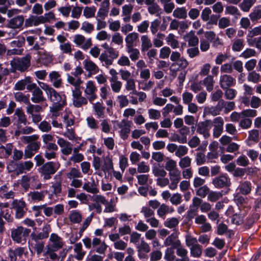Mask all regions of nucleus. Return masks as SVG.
Here are the masks:
<instances>
[{"label":"nucleus","mask_w":261,"mask_h":261,"mask_svg":"<svg viewBox=\"0 0 261 261\" xmlns=\"http://www.w3.org/2000/svg\"><path fill=\"white\" fill-rule=\"evenodd\" d=\"M64 245L63 239L57 233H51L49 238L47 245L45 247L44 255L52 260L59 258L57 252L62 249Z\"/></svg>","instance_id":"nucleus-1"},{"label":"nucleus","mask_w":261,"mask_h":261,"mask_svg":"<svg viewBox=\"0 0 261 261\" xmlns=\"http://www.w3.org/2000/svg\"><path fill=\"white\" fill-rule=\"evenodd\" d=\"M92 165L95 171V173L99 176H102L103 174H110L113 170V161L109 155L102 159L98 156L94 157Z\"/></svg>","instance_id":"nucleus-2"},{"label":"nucleus","mask_w":261,"mask_h":261,"mask_svg":"<svg viewBox=\"0 0 261 261\" xmlns=\"http://www.w3.org/2000/svg\"><path fill=\"white\" fill-rule=\"evenodd\" d=\"M38 84L40 87L45 92L47 97L51 102L55 103V105L65 106L66 105V98L65 95H61L53 88L46 83L38 82Z\"/></svg>","instance_id":"nucleus-3"},{"label":"nucleus","mask_w":261,"mask_h":261,"mask_svg":"<svg viewBox=\"0 0 261 261\" xmlns=\"http://www.w3.org/2000/svg\"><path fill=\"white\" fill-rule=\"evenodd\" d=\"M31 56L27 54L25 56L14 59L11 61V65L12 68L15 70L21 72L24 71L28 69L31 65Z\"/></svg>","instance_id":"nucleus-4"},{"label":"nucleus","mask_w":261,"mask_h":261,"mask_svg":"<svg viewBox=\"0 0 261 261\" xmlns=\"http://www.w3.org/2000/svg\"><path fill=\"white\" fill-rule=\"evenodd\" d=\"M30 232V229L19 226L12 231L11 237L14 242L23 244L26 241L25 238L29 236Z\"/></svg>","instance_id":"nucleus-5"},{"label":"nucleus","mask_w":261,"mask_h":261,"mask_svg":"<svg viewBox=\"0 0 261 261\" xmlns=\"http://www.w3.org/2000/svg\"><path fill=\"white\" fill-rule=\"evenodd\" d=\"M97 87L94 81L90 80L85 83L84 88V94L91 103L97 98Z\"/></svg>","instance_id":"nucleus-6"},{"label":"nucleus","mask_w":261,"mask_h":261,"mask_svg":"<svg viewBox=\"0 0 261 261\" xmlns=\"http://www.w3.org/2000/svg\"><path fill=\"white\" fill-rule=\"evenodd\" d=\"M59 164L48 162L43 165L39 169V172L44 175V178L48 179L50 175L54 174L59 167Z\"/></svg>","instance_id":"nucleus-7"},{"label":"nucleus","mask_w":261,"mask_h":261,"mask_svg":"<svg viewBox=\"0 0 261 261\" xmlns=\"http://www.w3.org/2000/svg\"><path fill=\"white\" fill-rule=\"evenodd\" d=\"M13 208L15 210V217L17 219L22 218L26 211L27 204L25 201L22 199H14L12 203Z\"/></svg>","instance_id":"nucleus-8"},{"label":"nucleus","mask_w":261,"mask_h":261,"mask_svg":"<svg viewBox=\"0 0 261 261\" xmlns=\"http://www.w3.org/2000/svg\"><path fill=\"white\" fill-rule=\"evenodd\" d=\"M92 218V214L87 217L84 221L82 225V226L80 228L78 234H72L70 236V237H69V241L70 244H74L81 238V237L83 236L84 231L88 228V227L90 224Z\"/></svg>","instance_id":"nucleus-9"},{"label":"nucleus","mask_w":261,"mask_h":261,"mask_svg":"<svg viewBox=\"0 0 261 261\" xmlns=\"http://www.w3.org/2000/svg\"><path fill=\"white\" fill-rule=\"evenodd\" d=\"M82 93L81 89L72 90V103L75 107L80 108L88 103V99L86 96H82Z\"/></svg>","instance_id":"nucleus-10"},{"label":"nucleus","mask_w":261,"mask_h":261,"mask_svg":"<svg viewBox=\"0 0 261 261\" xmlns=\"http://www.w3.org/2000/svg\"><path fill=\"white\" fill-rule=\"evenodd\" d=\"M212 184L215 188L220 189L229 187L231 185V182L227 175L222 174L214 178Z\"/></svg>","instance_id":"nucleus-11"},{"label":"nucleus","mask_w":261,"mask_h":261,"mask_svg":"<svg viewBox=\"0 0 261 261\" xmlns=\"http://www.w3.org/2000/svg\"><path fill=\"white\" fill-rule=\"evenodd\" d=\"M73 42L77 45L81 46L84 49H87L92 46L91 39H86L85 37L81 34L75 35L73 37Z\"/></svg>","instance_id":"nucleus-12"},{"label":"nucleus","mask_w":261,"mask_h":261,"mask_svg":"<svg viewBox=\"0 0 261 261\" xmlns=\"http://www.w3.org/2000/svg\"><path fill=\"white\" fill-rule=\"evenodd\" d=\"M219 84L222 89H227L235 85L236 79L229 74H222L220 76Z\"/></svg>","instance_id":"nucleus-13"},{"label":"nucleus","mask_w":261,"mask_h":261,"mask_svg":"<svg viewBox=\"0 0 261 261\" xmlns=\"http://www.w3.org/2000/svg\"><path fill=\"white\" fill-rule=\"evenodd\" d=\"M131 123V121L123 119L118 124V126L120 129V135L122 139H127L130 133Z\"/></svg>","instance_id":"nucleus-14"},{"label":"nucleus","mask_w":261,"mask_h":261,"mask_svg":"<svg viewBox=\"0 0 261 261\" xmlns=\"http://www.w3.org/2000/svg\"><path fill=\"white\" fill-rule=\"evenodd\" d=\"M213 136L217 138L223 132L224 125L223 119L221 117H217L213 120Z\"/></svg>","instance_id":"nucleus-15"},{"label":"nucleus","mask_w":261,"mask_h":261,"mask_svg":"<svg viewBox=\"0 0 261 261\" xmlns=\"http://www.w3.org/2000/svg\"><path fill=\"white\" fill-rule=\"evenodd\" d=\"M40 143L39 142H35L29 143L26 147L24 152V159L31 158L40 148Z\"/></svg>","instance_id":"nucleus-16"},{"label":"nucleus","mask_w":261,"mask_h":261,"mask_svg":"<svg viewBox=\"0 0 261 261\" xmlns=\"http://www.w3.org/2000/svg\"><path fill=\"white\" fill-rule=\"evenodd\" d=\"M57 143L61 147V152L66 155L70 154L72 151V145L62 138H59Z\"/></svg>","instance_id":"nucleus-17"},{"label":"nucleus","mask_w":261,"mask_h":261,"mask_svg":"<svg viewBox=\"0 0 261 261\" xmlns=\"http://www.w3.org/2000/svg\"><path fill=\"white\" fill-rule=\"evenodd\" d=\"M211 123L210 120H206L199 123L197 128V133L202 135L205 138H208L210 136Z\"/></svg>","instance_id":"nucleus-18"},{"label":"nucleus","mask_w":261,"mask_h":261,"mask_svg":"<svg viewBox=\"0 0 261 261\" xmlns=\"http://www.w3.org/2000/svg\"><path fill=\"white\" fill-rule=\"evenodd\" d=\"M204 36L207 40L212 43L214 47H218L219 45H222L223 44L222 40L214 31H206L204 33Z\"/></svg>","instance_id":"nucleus-19"},{"label":"nucleus","mask_w":261,"mask_h":261,"mask_svg":"<svg viewBox=\"0 0 261 261\" xmlns=\"http://www.w3.org/2000/svg\"><path fill=\"white\" fill-rule=\"evenodd\" d=\"M25 23L23 15H18L16 17L11 18L8 23V28L14 29H22L23 25Z\"/></svg>","instance_id":"nucleus-20"},{"label":"nucleus","mask_w":261,"mask_h":261,"mask_svg":"<svg viewBox=\"0 0 261 261\" xmlns=\"http://www.w3.org/2000/svg\"><path fill=\"white\" fill-rule=\"evenodd\" d=\"M225 101L223 100H220L215 107H206L204 108V112L207 114H211L213 116L218 115L224 108Z\"/></svg>","instance_id":"nucleus-21"},{"label":"nucleus","mask_w":261,"mask_h":261,"mask_svg":"<svg viewBox=\"0 0 261 261\" xmlns=\"http://www.w3.org/2000/svg\"><path fill=\"white\" fill-rule=\"evenodd\" d=\"M178 232L177 231L172 233L164 241V245L166 246H171V247H177L181 245L180 241L177 239Z\"/></svg>","instance_id":"nucleus-22"},{"label":"nucleus","mask_w":261,"mask_h":261,"mask_svg":"<svg viewBox=\"0 0 261 261\" xmlns=\"http://www.w3.org/2000/svg\"><path fill=\"white\" fill-rule=\"evenodd\" d=\"M92 247L95 249L96 252L99 254H105L108 246L104 241L96 237L92 239Z\"/></svg>","instance_id":"nucleus-23"},{"label":"nucleus","mask_w":261,"mask_h":261,"mask_svg":"<svg viewBox=\"0 0 261 261\" xmlns=\"http://www.w3.org/2000/svg\"><path fill=\"white\" fill-rule=\"evenodd\" d=\"M49 81L53 87L56 88H60L62 84L61 75L58 71H53L48 75Z\"/></svg>","instance_id":"nucleus-24"},{"label":"nucleus","mask_w":261,"mask_h":261,"mask_svg":"<svg viewBox=\"0 0 261 261\" xmlns=\"http://www.w3.org/2000/svg\"><path fill=\"white\" fill-rule=\"evenodd\" d=\"M139 35L137 32H133L127 34L125 37L126 48L136 46L139 40Z\"/></svg>","instance_id":"nucleus-25"},{"label":"nucleus","mask_w":261,"mask_h":261,"mask_svg":"<svg viewBox=\"0 0 261 261\" xmlns=\"http://www.w3.org/2000/svg\"><path fill=\"white\" fill-rule=\"evenodd\" d=\"M90 180L91 181H87L84 184L83 189L88 193L96 194L99 192L97 188L98 182L96 181L93 177H91Z\"/></svg>","instance_id":"nucleus-26"},{"label":"nucleus","mask_w":261,"mask_h":261,"mask_svg":"<svg viewBox=\"0 0 261 261\" xmlns=\"http://www.w3.org/2000/svg\"><path fill=\"white\" fill-rule=\"evenodd\" d=\"M47 191H32L27 194L29 201L31 202H39L43 200Z\"/></svg>","instance_id":"nucleus-27"},{"label":"nucleus","mask_w":261,"mask_h":261,"mask_svg":"<svg viewBox=\"0 0 261 261\" xmlns=\"http://www.w3.org/2000/svg\"><path fill=\"white\" fill-rule=\"evenodd\" d=\"M43 24L41 15H30L25 20V27H31L33 26L37 27Z\"/></svg>","instance_id":"nucleus-28"},{"label":"nucleus","mask_w":261,"mask_h":261,"mask_svg":"<svg viewBox=\"0 0 261 261\" xmlns=\"http://www.w3.org/2000/svg\"><path fill=\"white\" fill-rule=\"evenodd\" d=\"M184 39L188 43L189 46H196L199 42V39L193 31H191L185 35Z\"/></svg>","instance_id":"nucleus-29"},{"label":"nucleus","mask_w":261,"mask_h":261,"mask_svg":"<svg viewBox=\"0 0 261 261\" xmlns=\"http://www.w3.org/2000/svg\"><path fill=\"white\" fill-rule=\"evenodd\" d=\"M39 56V61L45 65H47L52 62V56L45 50H40L38 52Z\"/></svg>","instance_id":"nucleus-30"},{"label":"nucleus","mask_w":261,"mask_h":261,"mask_svg":"<svg viewBox=\"0 0 261 261\" xmlns=\"http://www.w3.org/2000/svg\"><path fill=\"white\" fill-rule=\"evenodd\" d=\"M15 196V192L9 190V187L7 185H3L0 187V197L7 199H13Z\"/></svg>","instance_id":"nucleus-31"},{"label":"nucleus","mask_w":261,"mask_h":261,"mask_svg":"<svg viewBox=\"0 0 261 261\" xmlns=\"http://www.w3.org/2000/svg\"><path fill=\"white\" fill-rule=\"evenodd\" d=\"M73 251L75 254L74 257L77 260H82L86 253V252L84 250L83 245L80 242L74 244Z\"/></svg>","instance_id":"nucleus-32"},{"label":"nucleus","mask_w":261,"mask_h":261,"mask_svg":"<svg viewBox=\"0 0 261 261\" xmlns=\"http://www.w3.org/2000/svg\"><path fill=\"white\" fill-rule=\"evenodd\" d=\"M31 100L34 103H39L45 100L43 92L40 88L32 91Z\"/></svg>","instance_id":"nucleus-33"},{"label":"nucleus","mask_w":261,"mask_h":261,"mask_svg":"<svg viewBox=\"0 0 261 261\" xmlns=\"http://www.w3.org/2000/svg\"><path fill=\"white\" fill-rule=\"evenodd\" d=\"M173 211V207H170L165 204H162L160 205L157 211V214L160 218L165 219L166 214L172 213Z\"/></svg>","instance_id":"nucleus-34"},{"label":"nucleus","mask_w":261,"mask_h":261,"mask_svg":"<svg viewBox=\"0 0 261 261\" xmlns=\"http://www.w3.org/2000/svg\"><path fill=\"white\" fill-rule=\"evenodd\" d=\"M253 186L251 182L245 181L240 183L239 189L240 193L243 195H248L252 191Z\"/></svg>","instance_id":"nucleus-35"},{"label":"nucleus","mask_w":261,"mask_h":261,"mask_svg":"<svg viewBox=\"0 0 261 261\" xmlns=\"http://www.w3.org/2000/svg\"><path fill=\"white\" fill-rule=\"evenodd\" d=\"M69 219L72 224H80L82 220V216L78 210H73L70 212Z\"/></svg>","instance_id":"nucleus-36"},{"label":"nucleus","mask_w":261,"mask_h":261,"mask_svg":"<svg viewBox=\"0 0 261 261\" xmlns=\"http://www.w3.org/2000/svg\"><path fill=\"white\" fill-rule=\"evenodd\" d=\"M67 82L68 83L74 86L73 90L81 89V85L83 83V81L80 77H76L74 76H71L68 74L67 75Z\"/></svg>","instance_id":"nucleus-37"},{"label":"nucleus","mask_w":261,"mask_h":261,"mask_svg":"<svg viewBox=\"0 0 261 261\" xmlns=\"http://www.w3.org/2000/svg\"><path fill=\"white\" fill-rule=\"evenodd\" d=\"M138 88L143 91H149L154 86V82L152 81L140 80L138 82Z\"/></svg>","instance_id":"nucleus-38"},{"label":"nucleus","mask_w":261,"mask_h":261,"mask_svg":"<svg viewBox=\"0 0 261 261\" xmlns=\"http://www.w3.org/2000/svg\"><path fill=\"white\" fill-rule=\"evenodd\" d=\"M225 14L233 16L236 18L240 17L241 13L238 8L234 6L229 5L225 7Z\"/></svg>","instance_id":"nucleus-39"},{"label":"nucleus","mask_w":261,"mask_h":261,"mask_svg":"<svg viewBox=\"0 0 261 261\" xmlns=\"http://www.w3.org/2000/svg\"><path fill=\"white\" fill-rule=\"evenodd\" d=\"M63 118V122L66 124V127L71 126L74 124V116L70 111L66 109Z\"/></svg>","instance_id":"nucleus-40"},{"label":"nucleus","mask_w":261,"mask_h":261,"mask_svg":"<svg viewBox=\"0 0 261 261\" xmlns=\"http://www.w3.org/2000/svg\"><path fill=\"white\" fill-rule=\"evenodd\" d=\"M13 146L12 143H7L6 145H0V154L5 158H8L12 153Z\"/></svg>","instance_id":"nucleus-41"},{"label":"nucleus","mask_w":261,"mask_h":261,"mask_svg":"<svg viewBox=\"0 0 261 261\" xmlns=\"http://www.w3.org/2000/svg\"><path fill=\"white\" fill-rule=\"evenodd\" d=\"M84 65L85 69L88 72L96 73L99 70L98 66L92 61L85 60Z\"/></svg>","instance_id":"nucleus-42"},{"label":"nucleus","mask_w":261,"mask_h":261,"mask_svg":"<svg viewBox=\"0 0 261 261\" xmlns=\"http://www.w3.org/2000/svg\"><path fill=\"white\" fill-rule=\"evenodd\" d=\"M31 77L27 76L24 79L18 81L14 85V89L15 90L22 91L25 89L27 85L30 83Z\"/></svg>","instance_id":"nucleus-43"},{"label":"nucleus","mask_w":261,"mask_h":261,"mask_svg":"<svg viewBox=\"0 0 261 261\" xmlns=\"http://www.w3.org/2000/svg\"><path fill=\"white\" fill-rule=\"evenodd\" d=\"M249 17L252 22H258L261 18V8L259 7H254Z\"/></svg>","instance_id":"nucleus-44"},{"label":"nucleus","mask_w":261,"mask_h":261,"mask_svg":"<svg viewBox=\"0 0 261 261\" xmlns=\"http://www.w3.org/2000/svg\"><path fill=\"white\" fill-rule=\"evenodd\" d=\"M29 94L25 95L21 92H17L14 93V98L16 101L28 105L30 102Z\"/></svg>","instance_id":"nucleus-45"},{"label":"nucleus","mask_w":261,"mask_h":261,"mask_svg":"<svg viewBox=\"0 0 261 261\" xmlns=\"http://www.w3.org/2000/svg\"><path fill=\"white\" fill-rule=\"evenodd\" d=\"M255 3V0H243L239 5V7L242 11L248 12Z\"/></svg>","instance_id":"nucleus-46"},{"label":"nucleus","mask_w":261,"mask_h":261,"mask_svg":"<svg viewBox=\"0 0 261 261\" xmlns=\"http://www.w3.org/2000/svg\"><path fill=\"white\" fill-rule=\"evenodd\" d=\"M141 49L142 51H147L152 47L151 40L147 35H143L141 37Z\"/></svg>","instance_id":"nucleus-47"},{"label":"nucleus","mask_w":261,"mask_h":261,"mask_svg":"<svg viewBox=\"0 0 261 261\" xmlns=\"http://www.w3.org/2000/svg\"><path fill=\"white\" fill-rule=\"evenodd\" d=\"M33 167V163L30 161L19 163V169H18L19 174L30 171Z\"/></svg>","instance_id":"nucleus-48"},{"label":"nucleus","mask_w":261,"mask_h":261,"mask_svg":"<svg viewBox=\"0 0 261 261\" xmlns=\"http://www.w3.org/2000/svg\"><path fill=\"white\" fill-rule=\"evenodd\" d=\"M99 59L102 63V65L107 67L112 65L113 61L109 56L106 51H103L99 56Z\"/></svg>","instance_id":"nucleus-49"},{"label":"nucleus","mask_w":261,"mask_h":261,"mask_svg":"<svg viewBox=\"0 0 261 261\" xmlns=\"http://www.w3.org/2000/svg\"><path fill=\"white\" fill-rule=\"evenodd\" d=\"M203 84L206 87L207 91L211 92L214 88V80L213 76L212 75H208L203 80Z\"/></svg>","instance_id":"nucleus-50"},{"label":"nucleus","mask_w":261,"mask_h":261,"mask_svg":"<svg viewBox=\"0 0 261 261\" xmlns=\"http://www.w3.org/2000/svg\"><path fill=\"white\" fill-rule=\"evenodd\" d=\"M167 44L173 49L177 48L179 47V42L175 38L174 34L170 33L166 38Z\"/></svg>","instance_id":"nucleus-51"},{"label":"nucleus","mask_w":261,"mask_h":261,"mask_svg":"<svg viewBox=\"0 0 261 261\" xmlns=\"http://www.w3.org/2000/svg\"><path fill=\"white\" fill-rule=\"evenodd\" d=\"M126 49L132 61H135L139 59L140 51L138 49L134 48V47H130L126 48Z\"/></svg>","instance_id":"nucleus-52"},{"label":"nucleus","mask_w":261,"mask_h":261,"mask_svg":"<svg viewBox=\"0 0 261 261\" xmlns=\"http://www.w3.org/2000/svg\"><path fill=\"white\" fill-rule=\"evenodd\" d=\"M173 16L179 19H186L187 17V12L185 7L177 8L173 12Z\"/></svg>","instance_id":"nucleus-53"},{"label":"nucleus","mask_w":261,"mask_h":261,"mask_svg":"<svg viewBox=\"0 0 261 261\" xmlns=\"http://www.w3.org/2000/svg\"><path fill=\"white\" fill-rule=\"evenodd\" d=\"M179 221L178 219L175 217L168 218L164 222V226L170 229H174L178 225Z\"/></svg>","instance_id":"nucleus-54"},{"label":"nucleus","mask_w":261,"mask_h":261,"mask_svg":"<svg viewBox=\"0 0 261 261\" xmlns=\"http://www.w3.org/2000/svg\"><path fill=\"white\" fill-rule=\"evenodd\" d=\"M93 108L98 117H103L105 108L102 106V103L96 102L93 103Z\"/></svg>","instance_id":"nucleus-55"},{"label":"nucleus","mask_w":261,"mask_h":261,"mask_svg":"<svg viewBox=\"0 0 261 261\" xmlns=\"http://www.w3.org/2000/svg\"><path fill=\"white\" fill-rule=\"evenodd\" d=\"M223 195L222 191H211L207 195V200L211 202H216L220 199Z\"/></svg>","instance_id":"nucleus-56"},{"label":"nucleus","mask_w":261,"mask_h":261,"mask_svg":"<svg viewBox=\"0 0 261 261\" xmlns=\"http://www.w3.org/2000/svg\"><path fill=\"white\" fill-rule=\"evenodd\" d=\"M192 159L188 156L181 158L178 163L179 167L182 169L191 168Z\"/></svg>","instance_id":"nucleus-57"},{"label":"nucleus","mask_w":261,"mask_h":261,"mask_svg":"<svg viewBox=\"0 0 261 261\" xmlns=\"http://www.w3.org/2000/svg\"><path fill=\"white\" fill-rule=\"evenodd\" d=\"M112 90L114 93H119L122 88V83L117 80H109Z\"/></svg>","instance_id":"nucleus-58"},{"label":"nucleus","mask_w":261,"mask_h":261,"mask_svg":"<svg viewBox=\"0 0 261 261\" xmlns=\"http://www.w3.org/2000/svg\"><path fill=\"white\" fill-rule=\"evenodd\" d=\"M96 8L94 6L86 7L84 9L83 15L86 18H91L95 16Z\"/></svg>","instance_id":"nucleus-59"},{"label":"nucleus","mask_w":261,"mask_h":261,"mask_svg":"<svg viewBox=\"0 0 261 261\" xmlns=\"http://www.w3.org/2000/svg\"><path fill=\"white\" fill-rule=\"evenodd\" d=\"M19 167V163H16L15 161H11L8 165L7 168L9 173L13 172L15 174L18 175L19 172L18 169Z\"/></svg>","instance_id":"nucleus-60"},{"label":"nucleus","mask_w":261,"mask_h":261,"mask_svg":"<svg viewBox=\"0 0 261 261\" xmlns=\"http://www.w3.org/2000/svg\"><path fill=\"white\" fill-rule=\"evenodd\" d=\"M244 47V40L241 39H235L232 44V50L234 51H240Z\"/></svg>","instance_id":"nucleus-61"},{"label":"nucleus","mask_w":261,"mask_h":261,"mask_svg":"<svg viewBox=\"0 0 261 261\" xmlns=\"http://www.w3.org/2000/svg\"><path fill=\"white\" fill-rule=\"evenodd\" d=\"M191 255L194 257H199L202 254V247L199 244H197L190 248Z\"/></svg>","instance_id":"nucleus-62"},{"label":"nucleus","mask_w":261,"mask_h":261,"mask_svg":"<svg viewBox=\"0 0 261 261\" xmlns=\"http://www.w3.org/2000/svg\"><path fill=\"white\" fill-rule=\"evenodd\" d=\"M67 177L69 179L77 178L82 177V173L80 170L75 168H72L67 174Z\"/></svg>","instance_id":"nucleus-63"},{"label":"nucleus","mask_w":261,"mask_h":261,"mask_svg":"<svg viewBox=\"0 0 261 261\" xmlns=\"http://www.w3.org/2000/svg\"><path fill=\"white\" fill-rule=\"evenodd\" d=\"M174 249L175 248L169 247L165 252L164 259L167 261H173L175 259V256L174 255Z\"/></svg>","instance_id":"nucleus-64"}]
</instances>
